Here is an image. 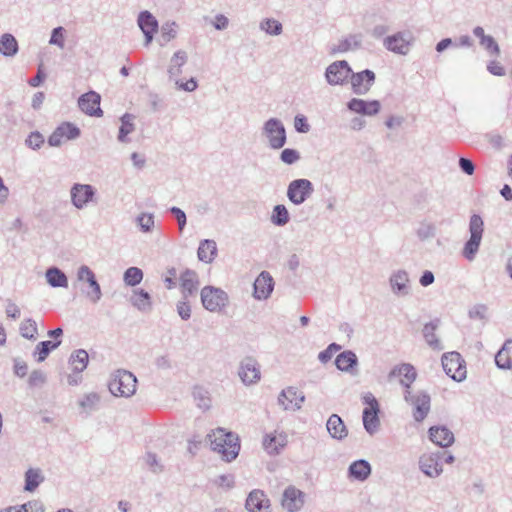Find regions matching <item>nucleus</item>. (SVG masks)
Returning <instances> with one entry per match:
<instances>
[{
  "label": "nucleus",
  "instance_id": "7ed1b4c3",
  "mask_svg": "<svg viewBox=\"0 0 512 512\" xmlns=\"http://www.w3.org/2000/svg\"><path fill=\"white\" fill-rule=\"evenodd\" d=\"M483 232H484V221H483L482 217L478 214L471 215L470 220H469L470 238L465 243L463 252H462L463 256L467 260L472 261L475 258L476 254L479 250L481 241H482Z\"/></svg>",
  "mask_w": 512,
  "mask_h": 512
},
{
  "label": "nucleus",
  "instance_id": "864d4df0",
  "mask_svg": "<svg viewBox=\"0 0 512 512\" xmlns=\"http://www.w3.org/2000/svg\"><path fill=\"white\" fill-rule=\"evenodd\" d=\"M144 461H145L146 466L152 473L159 474V473L163 472L164 467L160 463V461L155 453L147 452L144 456Z\"/></svg>",
  "mask_w": 512,
  "mask_h": 512
},
{
  "label": "nucleus",
  "instance_id": "de8ad7c7",
  "mask_svg": "<svg viewBox=\"0 0 512 512\" xmlns=\"http://www.w3.org/2000/svg\"><path fill=\"white\" fill-rule=\"evenodd\" d=\"M19 331L22 337L28 340H36L38 335L37 323L32 318H27L22 321L19 327Z\"/></svg>",
  "mask_w": 512,
  "mask_h": 512
},
{
  "label": "nucleus",
  "instance_id": "3c124183",
  "mask_svg": "<svg viewBox=\"0 0 512 512\" xmlns=\"http://www.w3.org/2000/svg\"><path fill=\"white\" fill-rule=\"evenodd\" d=\"M135 222L143 233H150L155 224L154 215L152 213H141L136 217Z\"/></svg>",
  "mask_w": 512,
  "mask_h": 512
},
{
  "label": "nucleus",
  "instance_id": "9d476101",
  "mask_svg": "<svg viewBox=\"0 0 512 512\" xmlns=\"http://www.w3.org/2000/svg\"><path fill=\"white\" fill-rule=\"evenodd\" d=\"M441 360L445 373L453 380L461 382L466 378L464 360L458 352L444 353Z\"/></svg>",
  "mask_w": 512,
  "mask_h": 512
},
{
  "label": "nucleus",
  "instance_id": "a878e982",
  "mask_svg": "<svg viewBox=\"0 0 512 512\" xmlns=\"http://www.w3.org/2000/svg\"><path fill=\"white\" fill-rule=\"evenodd\" d=\"M245 506L249 512H267L270 501L262 490L255 489L249 493Z\"/></svg>",
  "mask_w": 512,
  "mask_h": 512
},
{
  "label": "nucleus",
  "instance_id": "4be33fe9",
  "mask_svg": "<svg viewBox=\"0 0 512 512\" xmlns=\"http://www.w3.org/2000/svg\"><path fill=\"white\" fill-rule=\"evenodd\" d=\"M388 377H398L400 384L403 386L404 391L411 390V385L417 378V372L413 365L409 363H403L392 368Z\"/></svg>",
  "mask_w": 512,
  "mask_h": 512
},
{
  "label": "nucleus",
  "instance_id": "473e14b6",
  "mask_svg": "<svg viewBox=\"0 0 512 512\" xmlns=\"http://www.w3.org/2000/svg\"><path fill=\"white\" fill-rule=\"evenodd\" d=\"M135 118L136 117L131 113H125L121 116V125L117 136L119 142L129 143L131 141L128 135L135 131Z\"/></svg>",
  "mask_w": 512,
  "mask_h": 512
},
{
  "label": "nucleus",
  "instance_id": "c85d7f7f",
  "mask_svg": "<svg viewBox=\"0 0 512 512\" xmlns=\"http://www.w3.org/2000/svg\"><path fill=\"white\" fill-rule=\"evenodd\" d=\"M335 365L340 371L355 375L358 366L357 355L351 350L343 351L337 355Z\"/></svg>",
  "mask_w": 512,
  "mask_h": 512
},
{
  "label": "nucleus",
  "instance_id": "5701e85b",
  "mask_svg": "<svg viewBox=\"0 0 512 512\" xmlns=\"http://www.w3.org/2000/svg\"><path fill=\"white\" fill-rule=\"evenodd\" d=\"M101 97L94 91L81 95L78 99V106L82 112L89 116L100 117L103 111L100 108Z\"/></svg>",
  "mask_w": 512,
  "mask_h": 512
},
{
  "label": "nucleus",
  "instance_id": "7c9ffc66",
  "mask_svg": "<svg viewBox=\"0 0 512 512\" xmlns=\"http://www.w3.org/2000/svg\"><path fill=\"white\" fill-rule=\"evenodd\" d=\"M326 428L329 435L336 440H342L347 437L348 430L341 417L337 414H332L326 423Z\"/></svg>",
  "mask_w": 512,
  "mask_h": 512
},
{
  "label": "nucleus",
  "instance_id": "680f3d73",
  "mask_svg": "<svg viewBox=\"0 0 512 512\" xmlns=\"http://www.w3.org/2000/svg\"><path fill=\"white\" fill-rule=\"evenodd\" d=\"M169 212L175 217V219L177 220V223H178V228H179V231L182 232L186 226V223H187V217H186V214L185 212L178 208V207H171L169 209Z\"/></svg>",
  "mask_w": 512,
  "mask_h": 512
},
{
  "label": "nucleus",
  "instance_id": "c756f323",
  "mask_svg": "<svg viewBox=\"0 0 512 512\" xmlns=\"http://www.w3.org/2000/svg\"><path fill=\"white\" fill-rule=\"evenodd\" d=\"M473 34L479 39L480 46L485 49L490 56L497 57L500 55V47L498 43L492 36L486 35L481 26H476L473 29Z\"/></svg>",
  "mask_w": 512,
  "mask_h": 512
},
{
  "label": "nucleus",
  "instance_id": "c03bdc74",
  "mask_svg": "<svg viewBox=\"0 0 512 512\" xmlns=\"http://www.w3.org/2000/svg\"><path fill=\"white\" fill-rule=\"evenodd\" d=\"M285 437L282 435H266L263 440V447L269 454H278L285 446Z\"/></svg>",
  "mask_w": 512,
  "mask_h": 512
},
{
  "label": "nucleus",
  "instance_id": "4d7b16f0",
  "mask_svg": "<svg viewBox=\"0 0 512 512\" xmlns=\"http://www.w3.org/2000/svg\"><path fill=\"white\" fill-rule=\"evenodd\" d=\"M300 158V153L296 149L292 148H285L280 154V160L287 165L295 164L300 160Z\"/></svg>",
  "mask_w": 512,
  "mask_h": 512
},
{
  "label": "nucleus",
  "instance_id": "79ce46f5",
  "mask_svg": "<svg viewBox=\"0 0 512 512\" xmlns=\"http://www.w3.org/2000/svg\"><path fill=\"white\" fill-rule=\"evenodd\" d=\"M46 279L50 286L57 288H67L68 278L65 273L57 267L48 268L46 271Z\"/></svg>",
  "mask_w": 512,
  "mask_h": 512
},
{
  "label": "nucleus",
  "instance_id": "f03ea898",
  "mask_svg": "<svg viewBox=\"0 0 512 512\" xmlns=\"http://www.w3.org/2000/svg\"><path fill=\"white\" fill-rule=\"evenodd\" d=\"M137 379L133 373L124 369L114 371L108 382V389L115 397L129 398L136 392Z\"/></svg>",
  "mask_w": 512,
  "mask_h": 512
},
{
  "label": "nucleus",
  "instance_id": "a19ab883",
  "mask_svg": "<svg viewBox=\"0 0 512 512\" xmlns=\"http://www.w3.org/2000/svg\"><path fill=\"white\" fill-rule=\"evenodd\" d=\"M44 475L39 468H29L25 472V486L24 490L28 492L35 491L38 486L44 481Z\"/></svg>",
  "mask_w": 512,
  "mask_h": 512
},
{
  "label": "nucleus",
  "instance_id": "338daca9",
  "mask_svg": "<svg viewBox=\"0 0 512 512\" xmlns=\"http://www.w3.org/2000/svg\"><path fill=\"white\" fill-rule=\"evenodd\" d=\"M489 73L495 76H504L506 74L505 68L496 60H491L487 64Z\"/></svg>",
  "mask_w": 512,
  "mask_h": 512
},
{
  "label": "nucleus",
  "instance_id": "37998d69",
  "mask_svg": "<svg viewBox=\"0 0 512 512\" xmlns=\"http://www.w3.org/2000/svg\"><path fill=\"white\" fill-rule=\"evenodd\" d=\"M371 473V466L366 460H357L354 461L349 466V474L353 478L364 481L366 480Z\"/></svg>",
  "mask_w": 512,
  "mask_h": 512
},
{
  "label": "nucleus",
  "instance_id": "e2e57ef3",
  "mask_svg": "<svg viewBox=\"0 0 512 512\" xmlns=\"http://www.w3.org/2000/svg\"><path fill=\"white\" fill-rule=\"evenodd\" d=\"M49 43L57 45L60 48L64 47V29L63 27H56L53 29Z\"/></svg>",
  "mask_w": 512,
  "mask_h": 512
},
{
  "label": "nucleus",
  "instance_id": "2f4dec72",
  "mask_svg": "<svg viewBox=\"0 0 512 512\" xmlns=\"http://www.w3.org/2000/svg\"><path fill=\"white\" fill-rule=\"evenodd\" d=\"M362 38L361 34H349L339 40L338 44L332 49V52L345 53L348 51H355L361 47Z\"/></svg>",
  "mask_w": 512,
  "mask_h": 512
},
{
  "label": "nucleus",
  "instance_id": "13d9d810",
  "mask_svg": "<svg viewBox=\"0 0 512 512\" xmlns=\"http://www.w3.org/2000/svg\"><path fill=\"white\" fill-rule=\"evenodd\" d=\"M176 311L182 320H189L191 317V305L189 303V298L184 299L181 297V300L176 304Z\"/></svg>",
  "mask_w": 512,
  "mask_h": 512
},
{
  "label": "nucleus",
  "instance_id": "ddd939ff",
  "mask_svg": "<svg viewBox=\"0 0 512 512\" xmlns=\"http://www.w3.org/2000/svg\"><path fill=\"white\" fill-rule=\"evenodd\" d=\"M375 73L370 69L350 75L351 90L356 95H366L375 83Z\"/></svg>",
  "mask_w": 512,
  "mask_h": 512
},
{
  "label": "nucleus",
  "instance_id": "423d86ee",
  "mask_svg": "<svg viewBox=\"0 0 512 512\" xmlns=\"http://www.w3.org/2000/svg\"><path fill=\"white\" fill-rule=\"evenodd\" d=\"M414 43L413 34L408 31H398L384 38L383 46L390 52L398 55H407Z\"/></svg>",
  "mask_w": 512,
  "mask_h": 512
},
{
  "label": "nucleus",
  "instance_id": "4468645a",
  "mask_svg": "<svg viewBox=\"0 0 512 512\" xmlns=\"http://www.w3.org/2000/svg\"><path fill=\"white\" fill-rule=\"evenodd\" d=\"M391 292L397 297H406L411 293V281L409 273L404 269H398L389 277Z\"/></svg>",
  "mask_w": 512,
  "mask_h": 512
},
{
  "label": "nucleus",
  "instance_id": "b1692460",
  "mask_svg": "<svg viewBox=\"0 0 512 512\" xmlns=\"http://www.w3.org/2000/svg\"><path fill=\"white\" fill-rule=\"evenodd\" d=\"M305 494L294 486L287 487L283 492L282 506L288 512H298L304 504Z\"/></svg>",
  "mask_w": 512,
  "mask_h": 512
},
{
  "label": "nucleus",
  "instance_id": "6e6d98bb",
  "mask_svg": "<svg viewBox=\"0 0 512 512\" xmlns=\"http://www.w3.org/2000/svg\"><path fill=\"white\" fill-rule=\"evenodd\" d=\"M436 227L434 224L429 222H422L417 231L416 234L419 239L425 240L428 238H432L435 236Z\"/></svg>",
  "mask_w": 512,
  "mask_h": 512
},
{
  "label": "nucleus",
  "instance_id": "dca6fc26",
  "mask_svg": "<svg viewBox=\"0 0 512 512\" xmlns=\"http://www.w3.org/2000/svg\"><path fill=\"white\" fill-rule=\"evenodd\" d=\"M80 129L73 123L63 122L49 136L48 144L52 147H58L63 140H74L80 136Z\"/></svg>",
  "mask_w": 512,
  "mask_h": 512
},
{
  "label": "nucleus",
  "instance_id": "49530a36",
  "mask_svg": "<svg viewBox=\"0 0 512 512\" xmlns=\"http://www.w3.org/2000/svg\"><path fill=\"white\" fill-rule=\"evenodd\" d=\"M290 220L289 212L285 205L278 204L274 206L271 215V222L276 226H285Z\"/></svg>",
  "mask_w": 512,
  "mask_h": 512
},
{
  "label": "nucleus",
  "instance_id": "8fccbe9b",
  "mask_svg": "<svg viewBox=\"0 0 512 512\" xmlns=\"http://www.w3.org/2000/svg\"><path fill=\"white\" fill-rule=\"evenodd\" d=\"M260 29L265 31L269 35L277 36L282 33L283 26L278 20L273 18H267L260 23Z\"/></svg>",
  "mask_w": 512,
  "mask_h": 512
},
{
  "label": "nucleus",
  "instance_id": "09e8293b",
  "mask_svg": "<svg viewBox=\"0 0 512 512\" xmlns=\"http://www.w3.org/2000/svg\"><path fill=\"white\" fill-rule=\"evenodd\" d=\"M143 279V272L138 267H129L123 275V280L128 286H136Z\"/></svg>",
  "mask_w": 512,
  "mask_h": 512
},
{
  "label": "nucleus",
  "instance_id": "1a4fd4ad",
  "mask_svg": "<svg viewBox=\"0 0 512 512\" xmlns=\"http://www.w3.org/2000/svg\"><path fill=\"white\" fill-rule=\"evenodd\" d=\"M444 452H428L419 457V470L429 478H438L443 473L442 459Z\"/></svg>",
  "mask_w": 512,
  "mask_h": 512
},
{
  "label": "nucleus",
  "instance_id": "f8f14e48",
  "mask_svg": "<svg viewBox=\"0 0 512 512\" xmlns=\"http://www.w3.org/2000/svg\"><path fill=\"white\" fill-rule=\"evenodd\" d=\"M96 189L90 184L74 183L70 189L72 205L79 210L87 207L94 200Z\"/></svg>",
  "mask_w": 512,
  "mask_h": 512
},
{
  "label": "nucleus",
  "instance_id": "69168bd1",
  "mask_svg": "<svg viewBox=\"0 0 512 512\" xmlns=\"http://www.w3.org/2000/svg\"><path fill=\"white\" fill-rule=\"evenodd\" d=\"M295 130L299 133H307L310 131V125L304 115H296L294 119Z\"/></svg>",
  "mask_w": 512,
  "mask_h": 512
},
{
  "label": "nucleus",
  "instance_id": "9b49d317",
  "mask_svg": "<svg viewBox=\"0 0 512 512\" xmlns=\"http://www.w3.org/2000/svg\"><path fill=\"white\" fill-rule=\"evenodd\" d=\"M352 68L346 60H337L325 70V79L331 86L344 85L348 82Z\"/></svg>",
  "mask_w": 512,
  "mask_h": 512
},
{
  "label": "nucleus",
  "instance_id": "f3484780",
  "mask_svg": "<svg viewBox=\"0 0 512 512\" xmlns=\"http://www.w3.org/2000/svg\"><path fill=\"white\" fill-rule=\"evenodd\" d=\"M238 375L245 385L255 384L260 380L261 372L258 362L252 357H246L240 362Z\"/></svg>",
  "mask_w": 512,
  "mask_h": 512
},
{
  "label": "nucleus",
  "instance_id": "4c0bfd02",
  "mask_svg": "<svg viewBox=\"0 0 512 512\" xmlns=\"http://www.w3.org/2000/svg\"><path fill=\"white\" fill-rule=\"evenodd\" d=\"M60 344L61 340H46L39 342L33 351V356L35 360L38 363L43 362L53 350L60 346Z\"/></svg>",
  "mask_w": 512,
  "mask_h": 512
},
{
  "label": "nucleus",
  "instance_id": "f704fd0d",
  "mask_svg": "<svg viewBox=\"0 0 512 512\" xmlns=\"http://www.w3.org/2000/svg\"><path fill=\"white\" fill-rule=\"evenodd\" d=\"M495 363L500 369L512 368V340H506L495 355Z\"/></svg>",
  "mask_w": 512,
  "mask_h": 512
},
{
  "label": "nucleus",
  "instance_id": "c9c22d12",
  "mask_svg": "<svg viewBox=\"0 0 512 512\" xmlns=\"http://www.w3.org/2000/svg\"><path fill=\"white\" fill-rule=\"evenodd\" d=\"M130 302L141 312H149L152 308L151 296L147 291L143 289L133 290Z\"/></svg>",
  "mask_w": 512,
  "mask_h": 512
},
{
  "label": "nucleus",
  "instance_id": "aec40b11",
  "mask_svg": "<svg viewBox=\"0 0 512 512\" xmlns=\"http://www.w3.org/2000/svg\"><path fill=\"white\" fill-rule=\"evenodd\" d=\"M347 109L353 113L363 116H375L381 110V104L378 100H364L352 98L347 102Z\"/></svg>",
  "mask_w": 512,
  "mask_h": 512
},
{
  "label": "nucleus",
  "instance_id": "0e129e2a",
  "mask_svg": "<svg viewBox=\"0 0 512 512\" xmlns=\"http://www.w3.org/2000/svg\"><path fill=\"white\" fill-rule=\"evenodd\" d=\"M177 25L175 22L165 23L162 26V37L165 41H170L171 39L175 38L177 35Z\"/></svg>",
  "mask_w": 512,
  "mask_h": 512
},
{
  "label": "nucleus",
  "instance_id": "f257e3e1",
  "mask_svg": "<svg viewBox=\"0 0 512 512\" xmlns=\"http://www.w3.org/2000/svg\"><path fill=\"white\" fill-rule=\"evenodd\" d=\"M211 449L221 454L222 459L227 462L234 460L240 451L239 438L232 432H226L218 428L208 434Z\"/></svg>",
  "mask_w": 512,
  "mask_h": 512
},
{
  "label": "nucleus",
  "instance_id": "ea45409f",
  "mask_svg": "<svg viewBox=\"0 0 512 512\" xmlns=\"http://www.w3.org/2000/svg\"><path fill=\"white\" fill-rule=\"evenodd\" d=\"M18 49V42L12 34L5 33L0 37V53L3 56L13 57L17 54Z\"/></svg>",
  "mask_w": 512,
  "mask_h": 512
},
{
  "label": "nucleus",
  "instance_id": "e433bc0d",
  "mask_svg": "<svg viewBox=\"0 0 512 512\" xmlns=\"http://www.w3.org/2000/svg\"><path fill=\"white\" fill-rule=\"evenodd\" d=\"M379 408H365L363 410V425L367 433L373 435L379 429L380 420L378 417Z\"/></svg>",
  "mask_w": 512,
  "mask_h": 512
},
{
  "label": "nucleus",
  "instance_id": "2eb2a0df",
  "mask_svg": "<svg viewBox=\"0 0 512 512\" xmlns=\"http://www.w3.org/2000/svg\"><path fill=\"white\" fill-rule=\"evenodd\" d=\"M77 279L88 283L90 290L87 291L86 296L91 302L97 303L102 297V291L94 272L88 266L82 265L77 271Z\"/></svg>",
  "mask_w": 512,
  "mask_h": 512
},
{
  "label": "nucleus",
  "instance_id": "393cba45",
  "mask_svg": "<svg viewBox=\"0 0 512 512\" xmlns=\"http://www.w3.org/2000/svg\"><path fill=\"white\" fill-rule=\"evenodd\" d=\"M137 22L145 36V45L148 46L152 42L154 33L158 29V21L149 11H142L138 15Z\"/></svg>",
  "mask_w": 512,
  "mask_h": 512
},
{
  "label": "nucleus",
  "instance_id": "603ef678",
  "mask_svg": "<svg viewBox=\"0 0 512 512\" xmlns=\"http://www.w3.org/2000/svg\"><path fill=\"white\" fill-rule=\"evenodd\" d=\"M193 397L195 401L197 402V406L201 409L207 410L211 406V400L208 395V392L201 388V387H195L193 390Z\"/></svg>",
  "mask_w": 512,
  "mask_h": 512
},
{
  "label": "nucleus",
  "instance_id": "58836bf2",
  "mask_svg": "<svg viewBox=\"0 0 512 512\" xmlns=\"http://www.w3.org/2000/svg\"><path fill=\"white\" fill-rule=\"evenodd\" d=\"M88 361L89 356L84 349L75 350L69 358V364L75 373L83 372L88 365Z\"/></svg>",
  "mask_w": 512,
  "mask_h": 512
},
{
  "label": "nucleus",
  "instance_id": "20e7f679",
  "mask_svg": "<svg viewBox=\"0 0 512 512\" xmlns=\"http://www.w3.org/2000/svg\"><path fill=\"white\" fill-rule=\"evenodd\" d=\"M203 307L212 313L223 311L229 304V296L223 289L214 286H204L200 291Z\"/></svg>",
  "mask_w": 512,
  "mask_h": 512
},
{
  "label": "nucleus",
  "instance_id": "0eeeda50",
  "mask_svg": "<svg viewBox=\"0 0 512 512\" xmlns=\"http://www.w3.org/2000/svg\"><path fill=\"white\" fill-rule=\"evenodd\" d=\"M404 399L413 407V418L422 422L430 412L431 398L425 391H418L413 394L411 390L404 391Z\"/></svg>",
  "mask_w": 512,
  "mask_h": 512
},
{
  "label": "nucleus",
  "instance_id": "bb28decb",
  "mask_svg": "<svg viewBox=\"0 0 512 512\" xmlns=\"http://www.w3.org/2000/svg\"><path fill=\"white\" fill-rule=\"evenodd\" d=\"M429 439L442 448H447L454 443V434L445 426H432L428 431Z\"/></svg>",
  "mask_w": 512,
  "mask_h": 512
},
{
  "label": "nucleus",
  "instance_id": "6ab92c4d",
  "mask_svg": "<svg viewBox=\"0 0 512 512\" xmlns=\"http://www.w3.org/2000/svg\"><path fill=\"white\" fill-rule=\"evenodd\" d=\"M304 400L305 396L303 393L294 387L283 389L278 396V404L282 406L284 410H299Z\"/></svg>",
  "mask_w": 512,
  "mask_h": 512
},
{
  "label": "nucleus",
  "instance_id": "412c9836",
  "mask_svg": "<svg viewBox=\"0 0 512 512\" xmlns=\"http://www.w3.org/2000/svg\"><path fill=\"white\" fill-rule=\"evenodd\" d=\"M180 290L184 299L196 296L200 281L198 274L191 269L184 270L180 275Z\"/></svg>",
  "mask_w": 512,
  "mask_h": 512
},
{
  "label": "nucleus",
  "instance_id": "a211bd4d",
  "mask_svg": "<svg viewBox=\"0 0 512 512\" xmlns=\"http://www.w3.org/2000/svg\"><path fill=\"white\" fill-rule=\"evenodd\" d=\"M274 279L268 271H262L253 284V297L257 300H267L274 290Z\"/></svg>",
  "mask_w": 512,
  "mask_h": 512
},
{
  "label": "nucleus",
  "instance_id": "cd10ccee",
  "mask_svg": "<svg viewBox=\"0 0 512 512\" xmlns=\"http://www.w3.org/2000/svg\"><path fill=\"white\" fill-rule=\"evenodd\" d=\"M440 326L438 318L426 323L422 329V335L426 344L434 351H441L444 349L441 340L436 334V330Z\"/></svg>",
  "mask_w": 512,
  "mask_h": 512
},
{
  "label": "nucleus",
  "instance_id": "774afa93",
  "mask_svg": "<svg viewBox=\"0 0 512 512\" xmlns=\"http://www.w3.org/2000/svg\"><path fill=\"white\" fill-rule=\"evenodd\" d=\"M459 167L462 170V172L467 175H472L475 171L474 163L470 159L465 157H461L459 159Z\"/></svg>",
  "mask_w": 512,
  "mask_h": 512
},
{
  "label": "nucleus",
  "instance_id": "72a5a7b5",
  "mask_svg": "<svg viewBox=\"0 0 512 512\" xmlns=\"http://www.w3.org/2000/svg\"><path fill=\"white\" fill-rule=\"evenodd\" d=\"M217 255V245L214 240L205 239L199 244L197 250L198 259L204 263H211Z\"/></svg>",
  "mask_w": 512,
  "mask_h": 512
},
{
  "label": "nucleus",
  "instance_id": "052dcab7",
  "mask_svg": "<svg viewBox=\"0 0 512 512\" xmlns=\"http://www.w3.org/2000/svg\"><path fill=\"white\" fill-rule=\"evenodd\" d=\"M488 313V307L485 304H476L468 311L470 319L485 320Z\"/></svg>",
  "mask_w": 512,
  "mask_h": 512
},
{
  "label": "nucleus",
  "instance_id": "5fc2aeb1",
  "mask_svg": "<svg viewBox=\"0 0 512 512\" xmlns=\"http://www.w3.org/2000/svg\"><path fill=\"white\" fill-rule=\"evenodd\" d=\"M47 381L46 374L41 370H33L28 378V385L30 388L42 387Z\"/></svg>",
  "mask_w": 512,
  "mask_h": 512
},
{
  "label": "nucleus",
  "instance_id": "bf43d9fd",
  "mask_svg": "<svg viewBox=\"0 0 512 512\" xmlns=\"http://www.w3.org/2000/svg\"><path fill=\"white\" fill-rule=\"evenodd\" d=\"M44 141L45 140H44L43 135L38 131H34L28 135V137L25 140V144L29 148H31L33 150H37L43 145Z\"/></svg>",
  "mask_w": 512,
  "mask_h": 512
},
{
  "label": "nucleus",
  "instance_id": "a18cd8bd",
  "mask_svg": "<svg viewBox=\"0 0 512 512\" xmlns=\"http://www.w3.org/2000/svg\"><path fill=\"white\" fill-rule=\"evenodd\" d=\"M101 402V396L97 392H90L81 397L78 401L79 406L85 412L97 410Z\"/></svg>",
  "mask_w": 512,
  "mask_h": 512
},
{
  "label": "nucleus",
  "instance_id": "6e6552de",
  "mask_svg": "<svg viewBox=\"0 0 512 512\" xmlns=\"http://www.w3.org/2000/svg\"><path fill=\"white\" fill-rule=\"evenodd\" d=\"M314 192L313 184L310 180L301 178L291 181L287 187V197L294 205L303 204Z\"/></svg>",
  "mask_w": 512,
  "mask_h": 512
},
{
  "label": "nucleus",
  "instance_id": "39448f33",
  "mask_svg": "<svg viewBox=\"0 0 512 512\" xmlns=\"http://www.w3.org/2000/svg\"><path fill=\"white\" fill-rule=\"evenodd\" d=\"M262 135L267 139L269 147L273 150L281 149L287 141L285 126L278 118H270L264 122Z\"/></svg>",
  "mask_w": 512,
  "mask_h": 512
}]
</instances>
